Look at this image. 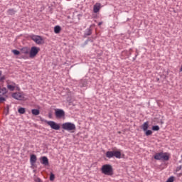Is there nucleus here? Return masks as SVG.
<instances>
[{
	"label": "nucleus",
	"instance_id": "nucleus-1",
	"mask_svg": "<svg viewBox=\"0 0 182 182\" xmlns=\"http://www.w3.org/2000/svg\"><path fill=\"white\" fill-rule=\"evenodd\" d=\"M101 171L105 176H113V167L110 164L103 165L101 168Z\"/></svg>",
	"mask_w": 182,
	"mask_h": 182
},
{
	"label": "nucleus",
	"instance_id": "nucleus-2",
	"mask_svg": "<svg viewBox=\"0 0 182 182\" xmlns=\"http://www.w3.org/2000/svg\"><path fill=\"white\" fill-rule=\"evenodd\" d=\"M62 129L67 132H70V133H75V131L76 130V125L72 122H65L62 124Z\"/></svg>",
	"mask_w": 182,
	"mask_h": 182
},
{
	"label": "nucleus",
	"instance_id": "nucleus-3",
	"mask_svg": "<svg viewBox=\"0 0 182 182\" xmlns=\"http://www.w3.org/2000/svg\"><path fill=\"white\" fill-rule=\"evenodd\" d=\"M107 159H112L116 157V159H122V152L120 151H108L105 154Z\"/></svg>",
	"mask_w": 182,
	"mask_h": 182
},
{
	"label": "nucleus",
	"instance_id": "nucleus-4",
	"mask_svg": "<svg viewBox=\"0 0 182 182\" xmlns=\"http://www.w3.org/2000/svg\"><path fill=\"white\" fill-rule=\"evenodd\" d=\"M28 38L33 41V42H35L37 45H42L45 43V41H43V38L41 36L31 34L28 36Z\"/></svg>",
	"mask_w": 182,
	"mask_h": 182
},
{
	"label": "nucleus",
	"instance_id": "nucleus-5",
	"mask_svg": "<svg viewBox=\"0 0 182 182\" xmlns=\"http://www.w3.org/2000/svg\"><path fill=\"white\" fill-rule=\"evenodd\" d=\"M6 93L8 90L5 87H0V103H4L6 100Z\"/></svg>",
	"mask_w": 182,
	"mask_h": 182
},
{
	"label": "nucleus",
	"instance_id": "nucleus-6",
	"mask_svg": "<svg viewBox=\"0 0 182 182\" xmlns=\"http://www.w3.org/2000/svg\"><path fill=\"white\" fill-rule=\"evenodd\" d=\"M6 83H7V88L9 89V90H11V92H14V90H18V91L21 90V88L18 85H16V83L10 80H8Z\"/></svg>",
	"mask_w": 182,
	"mask_h": 182
},
{
	"label": "nucleus",
	"instance_id": "nucleus-7",
	"mask_svg": "<svg viewBox=\"0 0 182 182\" xmlns=\"http://www.w3.org/2000/svg\"><path fill=\"white\" fill-rule=\"evenodd\" d=\"M40 50H41V48H39V47H36V46L31 47L28 53L29 58H31V59H33V58H35V56H36V55L39 53Z\"/></svg>",
	"mask_w": 182,
	"mask_h": 182
},
{
	"label": "nucleus",
	"instance_id": "nucleus-8",
	"mask_svg": "<svg viewBox=\"0 0 182 182\" xmlns=\"http://www.w3.org/2000/svg\"><path fill=\"white\" fill-rule=\"evenodd\" d=\"M13 99H16V100H25V94L23 92H14L11 95Z\"/></svg>",
	"mask_w": 182,
	"mask_h": 182
},
{
	"label": "nucleus",
	"instance_id": "nucleus-9",
	"mask_svg": "<svg viewBox=\"0 0 182 182\" xmlns=\"http://www.w3.org/2000/svg\"><path fill=\"white\" fill-rule=\"evenodd\" d=\"M55 116L56 119H65V111L60 109H55Z\"/></svg>",
	"mask_w": 182,
	"mask_h": 182
},
{
	"label": "nucleus",
	"instance_id": "nucleus-10",
	"mask_svg": "<svg viewBox=\"0 0 182 182\" xmlns=\"http://www.w3.org/2000/svg\"><path fill=\"white\" fill-rule=\"evenodd\" d=\"M47 124L53 129V130H59L60 129V125L53 121H47Z\"/></svg>",
	"mask_w": 182,
	"mask_h": 182
},
{
	"label": "nucleus",
	"instance_id": "nucleus-11",
	"mask_svg": "<svg viewBox=\"0 0 182 182\" xmlns=\"http://www.w3.org/2000/svg\"><path fill=\"white\" fill-rule=\"evenodd\" d=\"M41 164H43V166H49V159H48V157L46 156H42L40 159Z\"/></svg>",
	"mask_w": 182,
	"mask_h": 182
},
{
	"label": "nucleus",
	"instance_id": "nucleus-12",
	"mask_svg": "<svg viewBox=\"0 0 182 182\" xmlns=\"http://www.w3.org/2000/svg\"><path fill=\"white\" fill-rule=\"evenodd\" d=\"M100 8H102V4L100 3H96L93 7V12L97 14L100 11Z\"/></svg>",
	"mask_w": 182,
	"mask_h": 182
},
{
	"label": "nucleus",
	"instance_id": "nucleus-13",
	"mask_svg": "<svg viewBox=\"0 0 182 182\" xmlns=\"http://www.w3.org/2000/svg\"><path fill=\"white\" fill-rule=\"evenodd\" d=\"M36 160H38V159L36 158V155L35 154L31 155L30 163L32 166H35V164L36 163Z\"/></svg>",
	"mask_w": 182,
	"mask_h": 182
},
{
	"label": "nucleus",
	"instance_id": "nucleus-14",
	"mask_svg": "<svg viewBox=\"0 0 182 182\" xmlns=\"http://www.w3.org/2000/svg\"><path fill=\"white\" fill-rule=\"evenodd\" d=\"M161 160H164V161H168V160H170V154L162 152Z\"/></svg>",
	"mask_w": 182,
	"mask_h": 182
},
{
	"label": "nucleus",
	"instance_id": "nucleus-15",
	"mask_svg": "<svg viewBox=\"0 0 182 182\" xmlns=\"http://www.w3.org/2000/svg\"><path fill=\"white\" fill-rule=\"evenodd\" d=\"M29 52H30L29 48L24 47L21 49V53L22 55H29Z\"/></svg>",
	"mask_w": 182,
	"mask_h": 182
},
{
	"label": "nucleus",
	"instance_id": "nucleus-16",
	"mask_svg": "<svg viewBox=\"0 0 182 182\" xmlns=\"http://www.w3.org/2000/svg\"><path fill=\"white\" fill-rule=\"evenodd\" d=\"M163 154V152H159L155 154V155L154 156V159H155V160H161V156Z\"/></svg>",
	"mask_w": 182,
	"mask_h": 182
},
{
	"label": "nucleus",
	"instance_id": "nucleus-17",
	"mask_svg": "<svg viewBox=\"0 0 182 182\" xmlns=\"http://www.w3.org/2000/svg\"><path fill=\"white\" fill-rule=\"evenodd\" d=\"M141 129L144 130V132H146L147 129H149V122H144L141 126Z\"/></svg>",
	"mask_w": 182,
	"mask_h": 182
},
{
	"label": "nucleus",
	"instance_id": "nucleus-18",
	"mask_svg": "<svg viewBox=\"0 0 182 182\" xmlns=\"http://www.w3.org/2000/svg\"><path fill=\"white\" fill-rule=\"evenodd\" d=\"M60 31H61L60 26H55V28H54L55 33H60Z\"/></svg>",
	"mask_w": 182,
	"mask_h": 182
},
{
	"label": "nucleus",
	"instance_id": "nucleus-19",
	"mask_svg": "<svg viewBox=\"0 0 182 182\" xmlns=\"http://www.w3.org/2000/svg\"><path fill=\"white\" fill-rule=\"evenodd\" d=\"M16 13V11L14 10V9H10L7 11V14L9 15H15V14Z\"/></svg>",
	"mask_w": 182,
	"mask_h": 182
},
{
	"label": "nucleus",
	"instance_id": "nucleus-20",
	"mask_svg": "<svg viewBox=\"0 0 182 182\" xmlns=\"http://www.w3.org/2000/svg\"><path fill=\"white\" fill-rule=\"evenodd\" d=\"M31 113L32 114H33L34 116H38L39 114V109H32L31 110Z\"/></svg>",
	"mask_w": 182,
	"mask_h": 182
},
{
	"label": "nucleus",
	"instance_id": "nucleus-21",
	"mask_svg": "<svg viewBox=\"0 0 182 182\" xmlns=\"http://www.w3.org/2000/svg\"><path fill=\"white\" fill-rule=\"evenodd\" d=\"M18 112L20 113V114H24L26 109L23 107H20L18 108Z\"/></svg>",
	"mask_w": 182,
	"mask_h": 182
},
{
	"label": "nucleus",
	"instance_id": "nucleus-22",
	"mask_svg": "<svg viewBox=\"0 0 182 182\" xmlns=\"http://www.w3.org/2000/svg\"><path fill=\"white\" fill-rule=\"evenodd\" d=\"M152 130H154V132H159V130H160V127L158 125L153 126Z\"/></svg>",
	"mask_w": 182,
	"mask_h": 182
},
{
	"label": "nucleus",
	"instance_id": "nucleus-23",
	"mask_svg": "<svg viewBox=\"0 0 182 182\" xmlns=\"http://www.w3.org/2000/svg\"><path fill=\"white\" fill-rule=\"evenodd\" d=\"M145 132V134L146 136H151V134H153V132L151 130H146Z\"/></svg>",
	"mask_w": 182,
	"mask_h": 182
},
{
	"label": "nucleus",
	"instance_id": "nucleus-24",
	"mask_svg": "<svg viewBox=\"0 0 182 182\" xmlns=\"http://www.w3.org/2000/svg\"><path fill=\"white\" fill-rule=\"evenodd\" d=\"M11 52L12 53H14V55H21V51L18 50H12Z\"/></svg>",
	"mask_w": 182,
	"mask_h": 182
},
{
	"label": "nucleus",
	"instance_id": "nucleus-25",
	"mask_svg": "<svg viewBox=\"0 0 182 182\" xmlns=\"http://www.w3.org/2000/svg\"><path fill=\"white\" fill-rule=\"evenodd\" d=\"M2 80H5V75L2 76V71H0V82H2Z\"/></svg>",
	"mask_w": 182,
	"mask_h": 182
},
{
	"label": "nucleus",
	"instance_id": "nucleus-26",
	"mask_svg": "<svg viewBox=\"0 0 182 182\" xmlns=\"http://www.w3.org/2000/svg\"><path fill=\"white\" fill-rule=\"evenodd\" d=\"M50 181H53V180H55V175L53 173H50Z\"/></svg>",
	"mask_w": 182,
	"mask_h": 182
},
{
	"label": "nucleus",
	"instance_id": "nucleus-27",
	"mask_svg": "<svg viewBox=\"0 0 182 182\" xmlns=\"http://www.w3.org/2000/svg\"><path fill=\"white\" fill-rule=\"evenodd\" d=\"M34 181L35 182H42V180L40 178H35Z\"/></svg>",
	"mask_w": 182,
	"mask_h": 182
},
{
	"label": "nucleus",
	"instance_id": "nucleus-28",
	"mask_svg": "<svg viewBox=\"0 0 182 182\" xmlns=\"http://www.w3.org/2000/svg\"><path fill=\"white\" fill-rule=\"evenodd\" d=\"M29 58V57H28V55H24L23 57V59H28Z\"/></svg>",
	"mask_w": 182,
	"mask_h": 182
},
{
	"label": "nucleus",
	"instance_id": "nucleus-29",
	"mask_svg": "<svg viewBox=\"0 0 182 182\" xmlns=\"http://www.w3.org/2000/svg\"><path fill=\"white\" fill-rule=\"evenodd\" d=\"M102 22H100L99 23H98V25H99V26H100V25H102Z\"/></svg>",
	"mask_w": 182,
	"mask_h": 182
},
{
	"label": "nucleus",
	"instance_id": "nucleus-30",
	"mask_svg": "<svg viewBox=\"0 0 182 182\" xmlns=\"http://www.w3.org/2000/svg\"><path fill=\"white\" fill-rule=\"evenodd\" d=\"M92 34V32L91 31H90V33L87 34V35H91Z\"/></svg>",
	"mask_w": 182,
	"mask_h": 182
}]
</instances>
